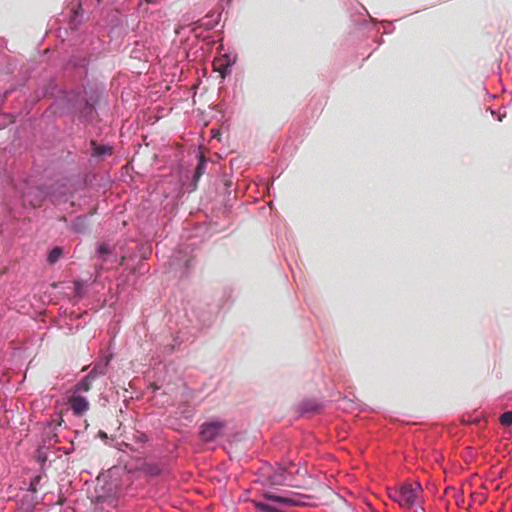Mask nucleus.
I'll return each instance as SVG.
<instances>
[{
	"label": "nucleus",
	"instance_id": "f257e3e1",
	"mask_svg": "<svg viewBox=\"0 0 512 512\" xmlns=\"http://www.w3.org/2000/svg\"><path fill=\"white\" fill-rule=\"evenodd\" d=\"M55 105L62 114L79 109L78 120L85 125L91 124L97 117L95 104L87 100L80 91L63 92Z\"/></svg>",
	"mask_w": 512,
	"mask_h": 512
},
{
	"label": "nucleus",
	"instance_id": "f03ea898",
	"mask_svg": "<svg viewBox=\"0 0 512 512\" xmlns=\"http://www.w3.org/2000/svg\"><path fill=\"white\" fill-rule=\"evenodd\" d=\"M265 500L271 502L264 501H254V507L257 511L260 512H282L278 506H288V507H301L305 506L306 503L303 499L307 498L305 495H297V496H281L276 495L270 492H266L263 494Z\"/></svg>",
	"mask_w": 512,
	"mask_h": 512
},
{
	"label": "nucleus",
	"instance_id": "7ed1b4c3",
	"mask_svg": "<svg viewBox=\"0 0 512 512\" xmlns=\"http://www.w3.org/2000/svg\"><path fill=\"white\" fill-rule=\"evenodd\" d=\"M192 252L193 248L191 244H181L170 257V269L176 273L178 272L180 277L187 276L194 262Z\"/></svg>",
	"mask_w": 512,
	"mask_h": 512
},
{
	"label": "nucleus",
	"instance_id": "20e7f679",
	"mask_svg": "<svg viewBox=\"0 0 512 512\" xmlns=\"http://www.w3.org/2000/svg\"><path fill=\"white\" fill-rule=\"evenodd\" d=\"M418 491H422L420 483H417L415 488L412 484L405 483L398 487L389 488L388 496L402 508L410 509L416 502Z\"/></svg>",
	"mask_w": 512,
	"mask_h": 512
},
{
	"label": "nucleus",
	"instance_id": "39448f33",
	"mask_svg": "<svg viewBox=\"0 0 512 512\" xmlns=\"http://www.w3.org/2000/svg\"><path fill=\"white\" fill-rule=\"evenodd\" d=\"M193 336L192 332L179 330L175 335L160 336L157 341L158 358L171 355L175 350L179 349L182 343L188 341Z\"/></svg>",
	"mask_w": 512,
	"mask_h": 512
},
{
	"label": "nucleus",
	"instance_id": "423d86ee",
	"mask_svg": "<svg viewBox=\"0 0 512 512\" xmlns=\"http://www.w3.org/2000/svg\"><path fill=\"white\" fill-rule=\"evenodd\" d=\"M225 428L224 420L206 421L199 428V437L203 442H213L223 435Z\"/></svg>",
	"mask_w": 512,
	"mask_h": 512
},
{
	"label": "nucleus",
	"instance_id": "0eeeda50",
	"mask_svg": "<svg viewBox=\"0 0 512 512\" xmlns=\"http://www.w3.org/2000/svg\"><path fill=\"white\" fill-rule=\"evenodd\" d=\"M264 477L263 483L270 486H283L287 481V470L282 466H277L275 469L267 466L262 469Z\"/></svg>",
	"mask_w": 512,
	"mask_h": 512
},
{
	"label": "nucleus",
	"instance_id": "6e6552de",
	"mask_svg": "<svg viewBox=\"0 0 512 512\" xmlns=\"http://www.w3.org/2000/svg\"><path fill=\"white\" fill-rule=\"evenodd\" d=\"M220 19L221 12L211 11L194 23L192 31L197 38H200L202 37V30L210 31L214 29L219 24Z\"/></svg>",
	"mask_w": 512,
	"mask_h": 512
},
{
	"label": "nucleus",
	"instance_id": "1a4fd4ad",
	"mask_svg": "<svg viewBox=\"0 0 512 512\" xmlns=\"http://www.w3.org/2000/svg\"><path fill=\"white\" fill-rule=\"evenodd\" d=\"M112 358V353L102 354L99 357V359L94 363L89 374H91L94 378H98L99 376L105 375L108 372V368Z\"/></svg>",
	"mask_w": 512,
	"mask_h": 512
},
{
	"label": "nucleus",
	"instance_id": "9d476101",
	"mask_svg": "<svg viewBox=\"0 0 512 512\" xmlns=\"http://www.w3.org/2000/svg\"><path fill=\"white\" fill-rule=\"evenodd\" d=\"M125 439L133 443V449L136 453H141V450L144 449L145 445L149 441L148 435L139 430H134L131 433L126 434Z\"/></svg>",
	"mask_w": 512,
	"mask_h": 512
},
{
	"label": "nucleus",
	"instance_id": "9b49d317",
	"mask_svg": "<svg viewBox=\"0 0 512 512\" xmlns=\"http://www.w3.org/2000/svg\"><path fill=\"white\" fill-rule=\"evenodd\" d=\"M69 402L75 416H82L89 409V402L84 396L74 394Z\"/></svg>",
	"mask_w": 512,
	"mask_h": 512
},
{
	"label": "nucleus",
	"instance_id": "f8f14e48",
	"mask_svg": "<svg viewBox=\"0 0 512 512\" xmlns=\"http://www.w3.org/2000/svg\"><path fill=\"white\" fill-rule=\"evenodd\" d=\"M323 408V404L315 399H304L298 405V413L300 416L318 412Z\"/></svg>",
	"mask_w": 512,
	"mask_h": 512
},
{
	"label": "nucleus",
	"instance_id": "ddd939ff",
	"mask_svg": "<svg viewBox=\"0 0 512 512\" xmlns=\"http://www.w3.org/2000/svg\"><path fill=\"white\" fill-rule=\"evenodd\" d=\"M89 227V216L79 215L75 217L70 225V230L76 234H84Z\"/></svg>",
	"mask_w": 512,
	"mask_h": 512
},
{
	"label": "nucleus",
	"instance_id": "4468645a",
	"mask_svg": "<svg viewBox=\"0 0 512 512\" xmlns=\"http://www.w3.org/2000/svg\"><path fill=\"white\" fill-rule=\"evenodd\" d=\"M175 414L180 419H184L187 422H191L195 415V409L191 404L183 402L177 406Z\"/></svg>",
	"mask_w": 512,
	"mask_h": 512
},
{
	"label": "nucleus",
	"instance_id": "2eb2a0df",
	"mask_svg": "<svg viewBox=\"0 0 512 512\" xmlns=\"http://www.w3.org/2000/svg\"><path fill=\"white\" fill-rule=\"evenodd\" d=\"M140 470L147 476L157 477V476L161 475L163 468L160 463L143 462Z\"/></svg>",
	"mask_w": 512,
	"mask_h": 512
},
{
	"label": "nucleus",
	"instance_id": "dca6fc26",
	"mask_svg": "<svg viewBox=\"0 0 512 512\" xmlns=\"http://www.w3.org/2000/svg\"><path fill=\"white\" fill-rule=\"evenodd\" d=\"M96 378H94L91 374H87L84 378H82L79 382H77L73 388L74 394H78L81 392H88L91 389L92 383Z\"/></svg>",
	"mask_w": 512,
	"mask_h": 512
},
{
	"label": "nucleus",
	"instance_id": "f3484780",
	"mask_svg": "<svg viewBox=\"0 0 512 512\" xmlns=\"http://www.w3.org/2000/svg\"><path fill=\"white\" fill-rule=\"evenodd\" d=\"M224 66L220 70L221 76L224 78L231 73L232 66L236 63L237 55L233 53H224L222 55Z\"/></svg>",
	"mask_w": 512,
	"mask_h": 512
},
{
	"label": "nucleus",
	"instance_id": "a211bd4d",
	"mask_svg": "<svg viewBox=\"0 0 512 512\" xmlns=\"http://www.w3.org/2000/svg\"><path fill=\"white\" fill-rule=\"evenodd\" d=\"M92 156L103 157L112 154V148L109 145H98L95 140L91 141Z\"/></svg>",
	"mask_w": 512,
	"mask_h": 512
},
{
	"label": "nucleus",
	"instance_id": "6ab92c4d",
	"mask_svg": "<svg viewBox=\"0 0 512 512\" xmlns=\"http://www.w3.org/2000/svg\"><path fill=\"white\" fill-rule=\"evenodd\" d=\"M189 322L191 323L193 329L200 330L209 326L210 315L203 314L201 316H197L195 320L189 319Z\"/></svg>",
	"mask_w": 512,
	"mask_h": 512
},
{
	"label": "nucleus",
	"instance_id": "aec40b11",
	"mask_svg": "<svg viewBox=\"0 0 512 512\" xmlns=\"http://www.w3.org/2000/svg\"><path fill=\"white\" fill-rule=\"evenodd\" d=\"M111 254L112 250L107 243H100L96 248V257L102 261H106Z\"/></svg>",
	"mask_w": 512,
	"mask_h": 512
},
{
	"label": "nucleus",
	"instance_id": "412c9836",
	"mask_svg": "<svg viewBox=\"0 0 512 512\" xmlns=\"http://www.w3.org/2000/svg\"><path fill=\"white\" fill-rule=\"evenodd\" d=\"M63 255V248L60 246L53 247L47 255V262L50 265L55 264Z\"/></svg>",
	"mask_w": 512,
	"mask_h": 512
},
{
	"label": "nucleus",
	"instance_id": "4be33fe9",
	"mask_svg": "<svg viewBox=\"0 0 512 512\" xmlns=\"http://www.w3.org/2000/svg\"><path fill=\"white\" fill-rule=\"evenodd\" d=\"M206 159L204 158V156L202 154L199 155V160H198V164H197V167H196V170H195V173H194V179L197 180L198 178L201 177V175L204 173L205 171V168H206Z\"/></svg>",
	"mask_w": 512,
	"mask_h": 512
},
{
	"label": "nucleus",
	"instance_id": "5701e85b",
	"mask_svg": "<svg viewBox=\"0 0 512 512\" xmlns=\"http://www.w3.org/2000/svg\"><path fill=\"white\" fill-rule=\"evenodd\" d=\"M85 284L82 280H76L74 282V294H75V297H77L78 299H81L84 297L85 295Z\"/></svg>",
	"mask_w": 512,
	"mask_h": 512
},
{
	"label": "nucleus",
	"instance_id": "b1692460",
	"mask_svg": "<svg viewBox=\"0 0 512 512\" xmlns=\"http://www.w3.org/2000/svg\"><path fill=\"white\" fill-rule=\"evenodd\" d=\"M116 448L119 451H123V452L130 451V452L134 453L133 443L130 442L129 440H127V439H125V440H123L121 442H117L116 443Z\"/></svg>",
	"mask_w": 512,
	"mask_h": 512
},
{
	"label": "nucleus",
	"instance_id": "393cba45",
	"mask_svg": "<svg viewBox=\"0 0 512 512\" xmlns=\"http://www.w3.org/2000/svg\"><path fill=\"white\" fill-rule=\"evenodd\" d=\"M501 424L504 426L512 425V411L505 412L500 417Z\"/></svg>",
	"mask_w": 512,
	"mask_h": 512
},
{
	"label": "nucleus",
	"instance_id": "a878e982",
	"mask_svg": "<svg viewBox=\"0 0 512 512\" xmlns=\"http://www.w3.org/2000/svg\"><path fill=\"white\" fill-rule=\"evenodd\" d=\"M40 481H41V476L40 475H36L34 476L31 480H30V484H29V488L28 490L31 491V492H36L37 491V488L40 484Z\"/></svg>",
	"mask_w": 512,
	"mask_h": 512
},
{
	"label": "nucleus",
	"instance_id": "bb28decb",
	"mask_svg": "<svg viewBox=\"0 0 512 512\" xmlns=\"http://www.w3.org/2000/svg\"><path fill=\"white\" fill-rule=\"evenodd\" d=\"M42 198L37 199L35 202H31L33 207H38L41 205Z\"/></svg>",
	"mask_w": 512,
	"mask_h": 512
},
{
	"label": "nucleus",
	"instance_id": "cd10ccee",
	"mask_svg": "<svg viewBox=\"0 0 512 512\" xmlns=\"http://www.w3.org/2000/svg\"><path fill=\"white\" fill-rule=\"evenodd\" d=\"M148 4H157L159 3L161 0H145Z\"/></svg>",
	"mask_w": 512,
	"mask_h": 512
},
{
	"label": "nucleus",
	"instance_id": "c85d7f7f",
	"mask_svg": "<svg viewBox=\"0 0 512 512\" xmlns=\"http://www.w3.org/2000/svg\"><path fill=\"white\" fill-rule=\"evenodd\" d=\"M99 436H100L101 438H107V434H106L105 432H103V431H100V432H99Z\"/></svg>",
	"mask_w": 512,
	"mask_h": 512
},
{
	"label": "nucleus",
	"instance_id": "c756f323",
	"mask_svg": "<svg viewBox=\"0 0 512 512\" xmlns=\"http://www.w3.org/2000/svg\"><path fill=\"white\" fill-rule=\"evenodd\" d=\"M78 16H82V13L80 14V13H79V11L77 10V11H75V16H74V17H75V19H76Z\"/></svg>",
	"mask_w": 512,
	"mask_h": 512
},
{
	"label": "nucleus",
	"instance_id": "7c9ffc66",
	"mask_svg": "<svg viewBox=\"0 0 512 512\" xmlns=\"http://www.w3.org/2000/svg\"><path fill=\"white\" fill-rule=\"evenodd\" d=\"M504 116H505V113H503V114H499V115H498V120H499V121H501V120H502V118H503Z\"/></svg>",
	"mask_w": 512,
	"mask_h": 512
},
{
	"label": "nucleus",
	"instance_id": "2f4dec72",
	"mask_svg": "<svg viewBox=\"0 0 512 512\" xmlns=\"http://www.w3.org/2000/svg\"><path fill=\"white\" fill-rule=\"evenodd\" d=\"M490 112H491L492 115H495V111L494 110L490 109Z\"/></svg>",
	"mask_w": 512,
	"mask_h": 512
},
{
	"label": "nucleus",
	"instance_id": "473e14b6",
	"mask_svg": "<svg viewBox=\"0 0 512 512\" xmlns=\"http://www.w3.org/2000/svg\"><path fill=\"white\" fill-rule=\"evenodd\" d=\"M219 50H223V45L222 44L219 46Z\"/></svg>",
	"mask_w": 512,
	"mask_h": 512
}]
</instances>
